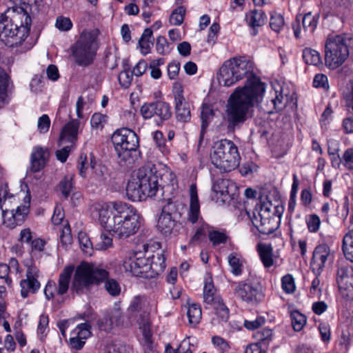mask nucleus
<instances>
[{"label":"nucleus","mask_w":353,"mask_h":353,"mask_svg":"<svg viewBox=\"0 0 353 353\" xmlns=\"http://www.w3.org/2000/svg\"><path fill=\"white\" fill-rule=\"evenodd\" d=\"M238 81L245 77L243 87L237 88L228 99L224 119L228 132L243 123L248 119L250 109L259 103L265 92V84L254 73V63L243 57L228 60Z\"/></svg>","instance_id":"f257e3e1"},{"label":"nucleus","mask_w":353,"mask_h":353,"mask_svg":"<svg viewBox=\"0 0 353 353\" xmlns=\"http://www.w3.org/2000/svg\"><path fill=\"white\" fill-rule=\"evenodd\" d=\"M90 215L109 234L122 240L137 233L143 221L134 206L123 201L95 203L90 208Z\"/></svg>","instance_id":"f03ea898"},{"label":"nucleus","mask_w":353,"mask_h":353,"mask_svg":"<svg viewBox=\"0 0 353 353\" xmlns=\"http://www.w3.org/2000/svg\"><path fill=\"white\" fill-rule=\"evenodd\" d=\"M74 271L71 291L79 295L88 293L92 286L99 285L109 276L108 270L102 265L82 261L75 270L72 265L65 266L59 275L57 285L53 281H48L46 285L43 292L48 300L68 292Z\"/></svg>","instance_id":"7ed1b4c3"},{"label":"nucleus","mask_w":353,"mask_h":353,"mask_svg":"<svg viewBox=\"0 0 353 353\" xmlns=\"http://www.w3.org/2000/svg\"><path fill=\"white\" fill-rule=\"evenodd\" d=\"M15 6L0 16V40L13 48L23 46L28 50L31 46L26 39L29 36L32 17L38 12L36 0H13Z\"/></svg>","instance_id":"20e7f679"},{"label":"nucleus","mask_w":353,"mask_h":353,"mask_svg":"<svg viewBox=\"0 0 353 353\" xmlns=\"http://www.w3.org/2000/svg\"><path fill=\"white\" fill-rule=\"evenodd\" d=\"M161 180L160 174L154 165L141 167L128 183L127 195L133 201L155 196L162 189Z\"/></svg>","instance_id":"39448f33"},{"label":"nucleus","mask_w":353,"mask_h":353,"mask_svg":"<svg viewBox=\"0 0 353 353\" xmlns=\"http://www.w3.org/2000/svg\"><path fill=\"white\" fill-rule=\"evenodd\" d=\"M210 159L220 172H228L239 165L241 157L236 145L232 141L222 139L214 143Z\"/></svg>","instance_id":"423d86ee"},{"label":"nucleus","mask_w":353,"mask_h":353,"mask_svg":"<svg viewBox=\"0 0 353 353\" xmlns=\"http://www.w3.org/2000/svg\"><path fill=\"white\" fill-rule=\"evenodd\" d=\"M351 39L345 34L330 36L325 43V62L334 70L341 66L349 55Z\"/></svg>","instance_id":"0eeeda50"},{"label":"nucleus","mask_w":353,"mask_h":353,"mask_svg":"<svg viewBox=\"0 0 353 353\" xmlns=\"http://www.w3.org/2000/svg\"><path fill=\"white\" fill-rule=\"evenodd\" d=\"M112 141L120 162H134L139 147V139L134 131L128 128L117 130L112 136Z\"/></svg>","instance_id":"6e6552de"},{"label":"nucleus","mask_w":353,"mask_h":353,"mask_svg":"<svg viewBox=\"0 0 353 353\" xmlns=\"http://www.w3.org/2000/svg\"><path fill=\"white\" fill-rule=\"evenodd\" d=\"M150 310L147 297L141 295L134 296L128 307V312L130 314V318L134 317L136 323L142 330L143 335L148 343H151L152 336L150 327Z\"/></svg>","instance_id":"1a4fd4ad"},{"label":"nucleus","mask_w":353,"mask_h":353,"mask_svg":"<svg viewBox=\"0 0 353 353\" xmlns=\"http://www.w3.org/2000/svg\"><path fill=\"white\" fill-rule=\"evenodd\" d=\"M72 50L75 62L78 65L82 66L90 65L94 59L97 50L94 34L88 31H83Z\"/></svg>","instance_id":"9d476101"},{"label":"nucleus","mask_w":353,"mask_h":353,"mask_svg":"<svg viewBox=\"0 0 353 353\" xmlns=\"http://www.w3.org/2000/svg\"><path fill=\"white\" fill-rule=\"evenodd\" d=\"M159 248V243L152 242L143 245L144 256L141 252L130 254L123 262V268L126 272L136 276L147 273L150 268L151 252Z\"/></svg>","instance_id":"9b49d317"},{"label":"nucleus","mask_w":353,"mask_h":353,"mask_svg":"<svg viewBox=\"0 0 353 353\" xmlns=\"http://www.w3.org/2000/svg\"><path fill=\"white\" fill-rule=\"evenodd\" d=\"M268 108L264 109L268 114H273L285 108L294 109L296 107V97L293 91H290L287 88L278 85L270 91L268 99H267Z\"/></svg>","instance_id":"f8f14e48"},{"label":"nucleus","mask_w":353,"mask_h":353,"mask_svg":"<svg viewBox=\"0 0 353 353\" xmlns=\"http://www.w3.org/2000/svg\"><path fill=\"white\" fill-rule=\"evenodd\" d=\"M272 208L270 202H261L256 205L252 215L247 212L253 225L262 234H270L275 230L273 224L275 216Z\"/></svg>","instance_id":"ddd939ff"},{"label":"nucleus","mask_w":353,"mask_h":353,"mask_svg":"<svg viewBox=\"0 0 353 353\" xmlns=\"http://www.w3.org/2000/svg\"><path fill=\"white\" fill-rule=\"evenodd\" d=\"M30 201L31 196L27 192L23 197V203L17 206L15 210H10L7 207L1 208L3 224L10 229L21 225L30 212Z\"/></svg>","instance_id":"4468645a"},{"label":"nucleus","mask_w":353,"mask_h":353,"mask_svg":"<svg viewBox=\"0 0 353 353\" xmlns=\"http://www.w3.org/2000/svg\"><path fill=\"white\" fill-rule=\"evenodd\" d=\"M140 113L145 120L154 118L158 125L172 116L170 105L163 101L143 103L140 108Z\"/></svg>","instance_id":"2eb2a0df"},{"label":"nucleus","mask_w":353,"mask_h":353,"mask_svg":"<svg viewBox=\"0 0 353 353\" xmlns=\"http://www.w3.org/2000/svg\"><path fill=\"white\" fill-rule=\"evenodd\" d=\"M234 292L235 295L242 301L252 305L259 304L265 296L262 287L259 283L241 281L235 284Z\"/></svg>","instance_id":"dca6fc26"},{"label":"nucleus","mask_w":353,"mask_h":353,"mask_svg":"<svg viewBox=\"0 0 353 353\" xmlns=\"http://www.w3.org/2000/svg\"><path fill=\"white\" fill-rule=\"evenodd\" d=\"M175 206L172 202L168 201L161 210L158 218L157 230L164 236L176 235L181 228V225L173 216Z\"/></svg>","instance_id":"f3484780"},{"label":"nucleus","mask_w":353,"mask_h":353,"mask_svg":"<svg viewBox=\"0 0 353 353\" xmlns=\"http://www.w3.org/2000/svg\"><path fill=\"white\" fill-rule=\"evenodd\" d=\"M334 259V253L326 244L316 246L313 252L311 261V268L315 275H320L327 263H330Z\"/></svg>","instance_id":"a211bd4d"},{"label":"nucleus","mask_w":353,"mask_h":353,"mask_svg":"<svg viewBox=\"0 0 353 353\" xmlns=\"http://www.w3.org/2000/svg\"><path fill=\"white\" fill-rule=\"evenodd\" d=\"M39 276V271L35 265H31L28 266L26 278L20 282L22 297L26 298L30 293L34 294L38 291L41 287V284L38 281Z\"/></svg>","instance_id":"6ab92c4d"},{"label":"nucleus","mask_w":353,"mask_h":353,"mask_svg":"<svg viewBox=\"0 0 353 353\" xmlns=\"http://www.w3.org/2000/svg\"><path fill=\"white\" fill-rule=\"evenodd\" d=\"M50 152L47 148L40 145L33 147L30 154V170L38 172L42 170L48 161Z\"/></svg>","instance_id":"aec40b11"},{"label":"nucleus","mask_w":353,"mask_h":353,"mask_svg":"<svg viewBox=\"0 0 353 353\" xmlns=\"http://www.w3.org/2000/svg\"><path fill=\"white\" fill-rule=\"evenodd\" d=\"M90 334V326L87 323H81L72 330L67 343L71 348L81 350Z\"/></svg>","instance_id":"412c9836"},{"label":"nucleus","mask_w":353,"mask_h":353,"mask_svg":"<svg viewBox=\"0 0 353 353\" xmlns=\"http://www.w3.org/2000/svg\"><path fill=\"white\" fill-rule=\"evenodd\" d=\"M267 20V17L262 10H252L245 14V22L251 28L250 34L256 36L258 34V28L263 26Z\"/></svg>","instance_id":"4be33fe9"},{"label":"nucleus","mask_w":353,"mask_h":353,"mask_svg":"<svg viewBox=\"0 0 353 353\" xmlns=\"http://www.w3.org/2000/svg\"><path fill=\"white\" fill-rule=\"evenodd\" d=\"M234 188V184L228 179H219L216 180L212 186L213 196L218 201H224L226 196L232 194V190Z\"/></svg>","instance_id":"5701e85b"},{"label":"nucleus","mask_w":353,"mask_h":353,"mask_svg":"<svg viewBox=\"0 0 353 353\" xmlns=\"http://www.w3.org/2000/svg\"><path fill=\"white\" fill-rule=\"evenodd\" d=\"M79 123L77 120H72L66 123L62 129L60 134L59 145L68 142L73 145L77 140Z\"/></svg>","instance_id":"b1692460"},{"label":"nucleus","mask_w":353,"mask_h":353,"mask_svg":"<svg viewBox=\"0 0 353 353\" xmlns=\"http://www.w3.org/2000/svg\"><path fill=\"white\" fill-rule=\"evenodd\" d=\"M230 64L228 60L224 62L219 70L217 79L221 85L228 87L239 81Z\"/></svg>","instance_id":"393cba45"},{"label":"nucleus","mask_w":353,"mask_h":353,"mask_svg":"<svg viewBox=\"0 0 353 353\" xmlns=\"http://www.w3.org/2000/svg\"><path fill=\"white\" fill-rule=\"evenodd\" d=\"M190 202L188 212V221L192 223L199 220L200 205L198 199L196 185L192 184L190 188Z\"/></svg>","instance_id":"a878e982"},{"label":"nucleus","mask_w":353,"mask_h":353,"mask_svg":"<svg viewBox=\"0 0 353 353\" xmlns=\"http://www.w3.org/2000/svg\"><path fill=\"white\" fill-rule=\"evenodd\" d=\"M257 252L265 268H270L276 263V257L273 254V248L271 245L259 243L257 245Z\"/></svg>","instance_id":"bb28decb"},{"label":"nucleus","mask_w":353,"mask_h":353,"mask_svg":"<svg viewBox=\"0 0 353 353\" xmlns=\"http://www.w3.org/2000/svg\"><path fill=\"white\" fill-rule=\"evenodd\" d=\"M159 248H161L160 245ZM165 260L163 251L160 248H153V252H151L150 268L154 274H159L163 272L165 268Z\"/></svg>","instance_id":"cd10ccee"},{"label":"nucleus","mask_w":353,"mask_h":353,"mask_svg":"<svg viewBox=\"0 0 353 353\" xmlns=\"http://www.w3.org/2000/svg\"><path fill=\"white\" fill-rule=\"evenodd\" d=\"M96 159L94 155L90 153L89 157L86 154H81L78 160V169L79 175L83 178H85L88 174V171L92 170V168H94L96 163Z\"/></svg>","instance_id":"c85d7f7f"},{"label":"nucleus","mask_w":353,"mask_h":353,"mask_svg":"<svg viewBox=\"0 0 353 353\" xmlns=\"http://www.w3.org/2000/svg\"><path fill=\"white\" fill-rule=\"evenodd\" d=\"M176 118L181 122H188L190 120L191 114L189 103L185 101L174 103Z\"/></svg>","instance_id":"c756f323"},{"label":"nucleus","mask_w":353,"mask_h":353,"mask_svg":"<svg viewBox=\"0 0 353 353\" xmlns=\"http://www.w3.org/2000/svg\"><path fill=\"white\" fill-rule=\"evenodd\" d=\"M228 261L231 268V272L236 276L242 273L243 265V259L241 256L237 253H231L228 256Z\"/></svg>","instance_id":"7c9ffc66"},{"label":"nucleus","mask_w":353,"mask_h":353,"mask_svg":"<svg viewBox=\"0 0 353 353\" xmlns=\"http://www.w3.org/2000/svg\"><path fill=\"white\" fill-rule=\"evenodd\" d=\"M139 44L141 52L143 55L149 53L151 47L153 46L152 31L150 29L147 28L143 31L139 41Z\"/></svg>","instance_id":"2f4dec72"},{"label":"nucleus","mask_w":353,"mask_h":353,"mask_svg":"<svg viewBox=\"0 0 353 353\" xmlns=\"http://www.w3.org/2000/svg\"><path fill=\"white\" fill-rule=\"evenodd\" d=\"M214 112L208 105H203L201 108V119L202 121L201 130L200 132L199 143L203 140L205 128L208 125L210 121L213 118Z\"/></svg>","instance_id":"473e14b6"},{"label":"nucleus","mask_w":353,"mask_h":353,"mask_svg":"<svg viewBox=\"0 0 353 353\" xmlns=\"http://www.w3.org/2000/svg\"><path fill=\"white\" fill-rule=\"evenodd\" d=\"M213 308L219 321L226 322L229 319V309L223 302L221 299H216L215 302L212 303Z\"/></svg>","instance_id":"72a5a7b5"},{"label":"nucleus","mask_w":353,"mask_h":353,"mask_svg":"<svg viewBox=\"0 0 353 353\" xmlns=\"http://www.w3.org/2000/svg\"><path fill=\"white\" fill-rule=\"evenodd\" d=\"M342 248L345 258L353 262V230L344 236Z\"/></svg>","instance_id":"f704fd0d"},{"label":"nucleus","mask_w":353,"mask_h":353,"mask_svg":"<svg viewBox=\"0 0 353 353\" xmlns=\"http://www.w3.org/2000/svg\"><path fill=\"white\" fill-rule=\"evenodd\" d=\"M203 299L205 303L212 304L215 302L216 299H221L219 296H215V289L211 278L206 279L203 287Z\"/></svg>","instance_id":"c9c22d12"},{"label":"nucleus","mask_w":353,"mask_h":353,"mask_svg":"<svg viewBox=\"0 0 353 353\" xmlns=\"http://www.w3.org/2000/svg\"><path fill=\"white\" fill-rule=\"evenodd\" d=\"M188 322L190 325H196L201 319V309L199 305L192 303L190 304L187 311Z\"/></svg>","instance_id":"e433bc0d"},{"label":"nucleus","mask_w":353,"mask_h":353,"mask_svg":"<svg viewBox=\"0 0 353 353\" xmlns=\"http://www.w3.org/2000/svg\"><path fill=\"white\" fill-rule=\"evenodd\" d=\"M74 174H66L59 182V188L65 198H67L73 189Z\"/></svg>","instance_id":"4c0bfd02"},{"label":"nucleus","mask_w":353,"mask_h":353,"mask_svg":"<svg viewBox=\"0 0 353 353\" xmlns=\"http://www.w3.org/2000/svg\"><path fill=\"white\" fill-rule=\"evenodd\" d=\"M290 318L292 327L294 330L296 332L301 331L306 325V316L298 310L292 311L290 314Z\"/></svg>","instance_id":"58836bf2"},{"label":"nucleus","mask_w":353,"mask_h":353,"mask_svg":"<svg viewBox=\"0 0 353 353\" xmlns=\"http://www.w3.org/2000/svg\"><path fill=\"white\" fill-rule=\"evenodd\" d=\"M303 59L305 63L308 65H318L322 63L319 52L311 48H305L303 50Z\"/></svg>","instance_id":"ea45409f"},{"label":"nucleus","mask_w":353,"mask_h":353,"mask_svg":"<svg viewBox=\"0 0 353 353\" xmlns=\"http://www.w3.org/2000/svg\"><path fill=\"white\" fill-rule=\"evenodd\" d=\"M114 327L124 325V316L120 307V302L115 303L114 308L108 312Z\"/></svg>","instance_id":"a19ab883"},{"label":"nucleus","mask_w":353,"mask_h":353,"mask_svg":"<svg viewBox=\"0 0 353 353\" xmlns=\"http://www.w3.org/2000/svg\"><path fill=\"white\" fill-rule=\"evenodd\" d=\"M8 86L9 77L3 70L0 69V103H4L8 101Z\"/></svg>","instance_id":"79ce46f5"},{"label":"nucleus","mask_w":353,"mask_h":353,"mask_svg":"<svg viewBox=\"0 0 353 353\" xmlns=\"http://www.w3.org/2000/svg\"><path fill=\"white\" fill-rule=\"evenodd\" d=\"M318 23V17L312 14L311 12H308L304 15L302 19V25L303 30L306 33L312 34Z\"/></svg>","instance_id":"37998d69"},{"label":"nucleus","mask_w":353,"mask_h":353,"mask_svg":"<svg viewBox=\"0 0 353 353\" xmlns=\"http://www.w3.org/2000/svg\"><path fill=\"white\" fill-rule=\"evenodd\" d=\"M186 10L183 6H178L171 12L169 23L172 26H180L184 21Z\"/></svg>","instance_id":"c03bdc74"},{"label":"nucleus","mask_w":353,"mask_h":353,"mask_svg":"<svg viewBox=\"0 0 353 353\" xmlns=\"http://www.w3.org/2000/svg\"><path fill=\"white\" fill-rule=\"evenodd\" d=\"M15 268L18 271L19 263L17 259L12 258L10 260L9 265L5 263H0V279H5L7 284L11 283V279L9 278L10 268Z\"/></svg>","instance_id":"a18cd8bd"},{"label":"nucleus","mask_w":353,"mask_h":353,"mask_svg":"<svg viewBox=\"0 0 353 353\" xmlns=\"http://www.w3.org/2000/svg\"><path fill=\"white\" fill-rule=\"evenodd\" d=\"M15 201L16 196L9 192L8 186L1 187L0 189V208H6Z\"/></svg>","instance_id":"49530a36"},{"label":"nucleus","mask_w":353,"mask_h":353,"mask_svg":"<svg viewBox=\"0 0 353 353\" xmlns=\"http://www.w3.org/2000/svg\"><path fill=\"white\" fill-rule=\"evenodd\" d=\"M78 239L80 248L84 254L87 256H91L93 252V247L88 236L84 232H79Z\"/></svg>","instance_id":"de8ad7c7"},{"label":"nucleus","mask_w":353,"mask_h":353,"mask_svg":"<svg viewBox=\"0 0 353 353\" xmlns=\"http://www.w3.org/2000/svg\"><path fill=\"white\" fill-rule=\"evenodd\" d=\"M284 18L280 13L274 12L271 14L270 26L272 30L279 32L284 27Z\"/></svg>","instance_id":"09e8293b"},{"label":"nucleus","mask_w":353,"mask_h":353,"mask_svg":"<svg viewBox=\"0 0 353 353\" xmlns=\"http://www.w3.org/2000/svg\"><path fill=\"white\" fill-rule=\"evenodd\" d=\"M48 316L46 314L40 315L37 327V334L41 341H43L48 330Z\"/></svg>","instance_id":"8fccbe9b"},{"label":"nucleus","mask_w":353,"mask_h":353,"mask_svg":"<svg viewBox=\"0 0 353 353\" xmlns=\"http://www.w3.org/2000/svg\"><path fill=\"white\" fill-rule=\"evenodd\" d=\"M281 287L287 294H292L295 291V281L292 274H288L281 278Z\"/></svg>","instance_id":"3c124183"},{"label":"nucleus","mask_w":353,"mask_h":353,"mask_svg":"<svg viewBox=\"0 0 353 353\" xmlns=\"http://www.w3.org/2000/svg\"><path fill=\"white\" fill-rule=\"evenodd\" d=\"M108 121V117L101 113H94L91 119L90 124L92 128L101 130Z\"/></svg>","instance_id":"603ef678"},{"label":"nucleus","mask_w":353,"mask_h":353,"mask_svg":"<svg viewBox=\"0 0 353 353\" xmlns=\"http://www.w3.org/2000/svg\"><path fill=\"white\" fill-rule=\"evenodd\" d=\"M112 236L103 233L101 234L99 241L96 243L95 249L98 250H106L112 246Z\"/></svg>","instance_id":"864d4df0"},{"label":"nucleus","mask_w":353,"mask_h":353,"mask_svg":"<svg viewBox=\"0 0 353 353\" xmlns=\"http://www.w3.org/2000/svg\"><path fill=\"white\" fill-rule=\"evenodd\" d=\"M105 288L106 291L112 296L119 295L121 292V287L119 283L113 279H108L105 283Z\"/></svg>","instance_id":"5fc2aeb1"},{"label":"nucleus","mask_w":353,"mask_h":353,"mask_svg":"<svg viewBox=\"0 0 353 353\" xmlns=\"http://www.w3.org/2000/svg\"><path fill=\"white\" fill-rule=\"evenodd\" d=\"M306 223L310 232H316L320 228L321 220L318 215L311 214L306 218Z\"/></svg>","instance_id":"6e6d98bb"},{"label":"nucleus","mask_w":353,"mask_h":353,"mask_svg":"<svg viewBox=\"0 0 353 353\" xmlns=\"http://www.w3.org/2000/svg\"><path fill=\"white\" fill-rule=\"evenodd\" d=\"M55 27L61 31H68L72 28V22L70 18L60 16L56 19Z\"/></svg>","instance_id":"4d7b16f0"},{"label":"nucleus","mask_w":353,"mask_h":353,"mask_svg":"<svg viewBox=\"0 0 353 353\" xmlns=\"http://www.w3.org/2000/svg\"><path fill=\"white\" fill-rule=\"evenodd\" d=\"M172 94L174 98V103L186 101L183 96V86L179 81H175L172 86Z\"/></svg>","instance_id":"13d9d810"},{"label":"nucleus","mask_w":353,"mask_h":353,"mask_svg":"<svg viewBox=\"0 0 353 353\" xmlns=\"http://www.w3.org/2000/svg\"><path fill=\"white\" fill-rule=\"evenodd\" d=\"M318 328L321 340L324 343H328L331 339V331L330 325L327 323H320Z\"/></svg>","instance_id":"bf43d9fd"},{"label":"nucleus","mask_w":353,"mask_h":353,"mask_svg":"<svg viewBox=\"0 0 353 353\" xmlns=\"http://www.w3.org/2000/svg\"><path fill=\"white\" fill-rule=\"evenodd\" d=\"M50 126V119L48 115L44 114L40 117L37 122V128L40 133H46Z\"/></svg>","instance_id":"052dcab7"},{"label":"nucleus","mask_w":353,"mask_h":353,"mask_svg":"<svg viewBox=\"0 0 353 353\" xmlns=\"http://www.w3.org/2000/svg\"><path fill=\"white\" fill-rule=\"evenodd\" d=\"M209 225L207 223H203L201 226L197 228L189 243L193 244L194 242L201 240L203 236H205L206 232L209 231Z\"/></svg>","instance_id":"680f3d73"},{"label":"nucleus","mask_w":353,"mask_h":353,"mask_svg":"<svg viewBox=\"0 0 353 353\" xmlns=\"http://www.w3.org/2000/svg\"><path fill=\"white\" fill-rule=\"evenodd\" d=\"M208 236L210 241L214 244V245H219L220 243H223L225 242L226 236L225 235L220 232L219 231L212 230V231H208Z\"/></svg>","instance_id":"e2e57ef3"},{"label":"nucleus","mask_w":353,"mask_h":353,"mask_svg":"<svg viewBox=\"0 0 353 353\" xmlns=\"http://www.w3.org/2000/svg\"><path fill=\"white\" fill-rule=\"evenodd\" d=\"M97 325L100 330L106 332L110 331L114 328V325L108 313L105 314L102 318L99 319Z\"/></svg>","instance_id":"0e129e2a"},{"label":"nucleus","mask_w":353,"mask_h":353,"mask_svg":"<svg viewBox=\"0 0 353 353\" xmlns=\"http://www.w3.org/2000/svg\"><path fill=\"white\" fill-rule=\"evenodd\" d=\"M132 72L130 71H121L118 77V79L121 85L123 88H128L132 80Z\"/></svg>","instance_id":"69168bd1"},{"label":"nucleus","mask_w":353,"mask_h":353,"mask_svg":"<svg viewBox=\"0 0 353 353\" xmlns=\"http://www.w3.org/2000/svg\"><path fill=\"white\" fill-rule=\"evenodd\" d=\"M156 49L159 54H166L170 51L169 44L165 37L159 36L157 39Z\"/></svg>","instance_id":"338daca9"},{"label":"nucleus","mask_w":353,"mask_h":353,"mask_svg":"<svg viewBox=\"0 0 353 353\" xmlns=\"http://www.w3.org/2000/svg\"><path fill=\"white\" fill-rule=\"evenodd\" d=\"M343 164L348 170H353V148L347 149L342 157Z\"/></svg>","instance_id":"774afa93"}]
</instances>
